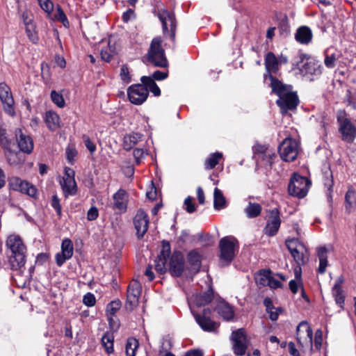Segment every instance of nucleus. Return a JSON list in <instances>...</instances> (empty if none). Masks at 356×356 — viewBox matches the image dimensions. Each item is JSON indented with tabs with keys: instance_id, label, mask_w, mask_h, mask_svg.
Wrapping results in <instances>:
<instances>
[{
	"instance_id": "obj_11",
	"label": "nucleus",
	"mask_w": 356,
	"mask_h": 356,
	"mask_svg": "<svg viewBox=\"0 0 356 356\" xmlns=\"http://www.w3.org/2000/svg\"><path fill=\"white\" fill-rule=\"evenodd\" d=\"M232 341V349L234 353L237 355H244L246 353L248 342L243 329H238L232 332L231 336Z\"/></svg>"
},
{
	"instance_id": "obj_28",
	"label": "nucleus",
	"mask_w": 356,
	"mask_h": 356,
	"mask_svg": "<svg viewBox=\"0 0 356 356\" xmlns=\"http://www.w3.org/2000/svg\"><path fill=\"white\" fill-rule=\"evenodd\" d=\"M142 135L139 133H131L127 134L123 138V147L127 150L133 148L141 139Z\"/></svg>"
},
{
	"instance_id": "obj_12",
	"label": "nucleus",
	"mask_w": 356,
	"mask_h": 356,
	"mask_svg": "<svg viewBox=\"0 0 356 356\" xmlns=\"http://www.w3.org/2000/svg\"><path fill=\"white\" fill-rule=\"evenodd\" d=\"M0 99L4 111L9 115H15V101L10 88L5 82L0 83Z\"/></svg>"
},
{
	"instance_id": "obj_24",
	"label": "nucleus",
	"mask_w": 356,
	"mask_h": 356,
	"mask_svg": "<svg viewBox=\"0 0 356 356\" xmlns=\"http://www.w3.org/2000/svg\"><path fill=\"white\" fill-rule=\"evenodd\" d=\"M170 254V243L167 241H163L162 244V250L157 259V271H163V269H164L165 270H166L165 264L167 261V257H169Z\"/></svg>"
},
{
	"instance_id": "obj_5",
	"label": "nucleus",
	"mask_w": 356,
	"mask_h": 356,
	"mask_svg": "<svg viewBox=\"0 0 356 356\" xmlns=\"http://www.w3.org/2000/svg\"><path fill=\"white\" fill-rule=\"evenodd\" d=\"M337 118L341 140L348 143H353L356 138V126L347 117L344 111H338Z\"/></svg>"
},
{
	"instance_id": "obj_54",
	"label": "nucleus",
	"mask_w": 356,
	"mask_h": 356,
	"mask_svg": "<svg viewBox=\"0 0 356 356\" xmlns=\"http://www.w3.org/2000/svg\"><path fill=\"white\" fill-rule=\"evenodd\" d=\"M120 77L122 80L125 83H129L131 81L129 75V68L127 65H124L120 69Z\"/></svg>"
},
{
	"instance_id": "obj_44",
	"label": "nucleus",
	"mask_w": 356,
	"mask_h": 356,
	"mask_svg": "<svg viewBox=\"0 0 356 356\" xmlns=\"http://www.w3.org/2000/svg\"><path fill=\"white\" fill-rule=\"evenodd\" d=\"M168 62L164 55V51L159 47V41L157 40V67H168Z\"/></svg>"
},
{
	"instance_id": "obj_7",
	"label": "nucleus",
	"mask_w": 356,
	"mask_h": 356,
	"mask_svg": "<svg viewBox=\"0 0 356 356\" xmlns=\"http://www.w3.org/2000/svg\"><path fill=\"white\" fill-rule=\"evenodd\" d=\"M157 16L161 23L163 35L165 38L174 40L177 29V21L175 14L166 10H161L158 12Z\"/></svg>"
},
{
	"instance_id": "obj_18",
	"label": "nucleus",
	"mask_w": 356,
	"mask_h": 356,
	"mask_svg": "<svg viewBox=\"0 0 356 356\" xmlns=\"http://www.w3.org/2000/svg\"><path fill=\"white\" fill-rule=\"evenodd\" d=\"M15 137L19 150L23 153L31 154L33 149L32 138L24 134L19 129L15 130Z\"/></svg>"
},
{
	"instance_id": "obj_6",
	"label": "nucleus",
	"mask_w": 356,
	"mask_h": 356,
	"mask_svg": "<svg viewBox=\"0 0 356 356\" xmlns=\"http://www.w3.org/2000/svg\"><path fill=\"white\" fill-rule=\"evenodd\" d=\"M310 184L311 182L307 178L294 174L288 186L289 193L292 196L302 198L307 195Z\"/></svg>"
},
{
	"instance_id": "obj_41",
	"label": "nucleus",
	"mask_w": 356,
	"mask_h": 356,
	"mask_svg": "<svg viewBox=\"0 0 356 356\" xmlns=\"http://www.w3.org/2000/svg\"><path fill=\"white\" fill-rule=\"evenodd\" d=\"M122 305L120 300H115L111 301L106 307V312L108 316V321L111 322V316H114L115 313L120 309Z\"/></svg>"
},
{
	"instance_id": "obj_45",
	"label": "nucleus",
	"mask_w": 356,
	"mask_h": 356,
	"mask_svg": "<svg viewBox=\"0 0 356 356\" xmlns=\"http://www.w3.org/2000/svg\"><path fill=\"white\" fill-rule=\"evenodd\" d=\"M172 347V337L170 335L165 336L161 341L159 354L162 355L164 352L170 351Z\"/></svg>"
},
{
	"instance_id": "obj_21",
	"label": "nucleus",
	"mask_w": 356,
	"mask_h": 356,
	"mask_svg": "<svg viewBox=\"0 0 356 356\" xmlns=\"http://www.w3.org/2000/svg\"><path fill=\"white\" fill-rule=\"evenodd\" d=\"M281 220L279 213L277 209L270 211V219L267 222L266 229V233L270 236H274L278 231Z\"/></svg>"
},
{
	"instance_id": "obj_14",
	"label": "nucleus",
	"mask_w": 356,
	"mask_h": 356,
	"mask_svg": "<svg viewBox=\"0 0 356 356\" xmlns=\"http://www.w3.org/2000/svg\"><path fill=\"white\" fill-rule=\"evenodd\" d=\"M134 227L138 238H142L148 229L149 219L143 210H138L134 218Z\"/></svg>"
},
{
	"instance_id": "obj_15",
	"label": "nucleus",
	"mask_w": 356,
	"mask_h": 356,
	"mask_svg": "<svg viewBox=\"0 0 356 356\" xmlns=\"http://www.w3.org/2000/svg\"><path fill=\"white\" fill-rule=\"evenodd\" d=\"M74 252L72 242L69 238H65L61 244V252H58L56 256V262L58 266H61L66 260L70 259Z\"/></svg>"
},
{
	"instance_id": "obj_39",
	"label": "nucleus",
	"mask_w": 356,
	"mask_h": 356,
	"mask_svg": "<svg viewBox=\"0 0 356 356\" xmlns=\"http://www.w3.org/2000/svg\"><path fill=\"white\" fill-rule=\"evenodd\" d=\"M139 343L138 341L135 338H129L127 340L126 346H125V352L127 356H135L136 351L138 348Z\"/></svg>"
},
{
	"instance_id": "obj_36",
	"label": "nucleus",
	"mask_w": 356,
	"mask_h": 356,
	"mask_svg": "<svg viewBox=\"0 0 356 356\" xmlns=\"http://www.w3.org/2000/svg\"><path fill=\"white\" fill-rule=\"evenodd\" d=\"M188 261L191 265L193 270L195 273L198 272L201 266L200 255L199 253L195 251L190 252L188 254Z\"/></svg>"
},
{
	"instance_id": "obj_31",
	"label": "nucleus",
	"mask_w": 356,
	"mask_h": 356,
	"mask_svg": "<svg viewBox=\"0 0 356 356\" xmlns=\"http://www.w3.org/2000/svg\"><path fill=\"white\" fill-rule=\"evenodd\" d=\"M60 118L55 112L49 111L45 114V123L51 130H56L59 127Z\"/></svg>"
},
{
	"instance_id": "obj_20",
	"label": "nucleus",
	"mask_w": 356,
	"mask_h": 356,
	"mask_svg": "<svg viewBox=\"0 0 356 356\" xmlns=\"http://www.w3.org/2000/svg\"><path fill=\"white\" fill-rule=\"evenodd\" d=\"M209 313V312H207V309H204L202 316L195 313H193V316L196 322L202 330L211 332L215 330L218 327V325L216 322L211 321L210 318L207 316Z\"/></svg>"
},
{
	"instance_id": "obj_63",
	"label": "nucleus",
	"mask_w": 356,
	"mask_h": 356,
	"mask_svg": "<svg viewBox=\"0 0 356 356\" xmlns=\"http://www.w3.org/2000/svg\"><path fill=\"white\" fill-rule=\"evenodd\" d=\"M98 209L95 207H92L87 213L88 220H94L98 217Z\"/></svg>"
},
{
	"instance_id": "obj_52",
	"label": "nucleus",
	"mask_w": 356,
	"mask_h": 356,
	"mask_svg": "<svg viewBox=\"0 0 356 356\" xmlns=\"http://www.w3.org/2000/svg\"><path fill=\"white\" fill-rule=\"evenodd\" d=\"M82 139L86 148L89 150L90 154H92L96 151V145H95V143L90 140L89 136L87 135H83Z\"/></svg>"
},
{
	"instance_id": "obj_26",
	"label": "nucleus",
	"mask_w": 356,
	"mask_h": 356,
	"mask_svg": "<svg viewBox=\"0 0 356 356\" xmlns=\"http://www.w3.org/2000/svg\"><path fill=\"white\" fill-rule=\"evenodd\" d=\"M213 298V291L208 290L193 296V301L197 307H202L210 302Z\"/></svg>"
},
{
	"instance_id": "obj_59",
	"label": "nucleus",
	"mask_w": 356,
	"mask_h": 356,
	"mask_svg": "<svg viewBox=\"0 0 356 356\" xmlns=\"http://www.w3.org/2000/svg\"><path fill=\"white\" fill-rule=\"evenodd\" d=\"M112 56V51L110 47H106L101 50V57L104 60L109 62L111 61Z\"/></svg>"
},
{
	"instance_id": "obj_13",
	"label": "nucleus",
	"mask_w": 356,
	"mask_h": 356,
	"mask_svg": "<svg viewBox=\"0 0 356 356\" xmlns=\"http://www.w3.org/2000/svg\"><path fill=\"white\" fill-rule=\"evenodd\" d=\"M8 184L13 191H19L32 197H35L37 195V188L33 184L22 180L19 177H13L10 178Z\"/></svg>"
},
{
	"instance_id": "obj_61",
	"label": "nucleus",
	"mask_w": 356,
	"mask_h": 356,
	"mask_svg": "<svg viewBox=\"0 0 356 356\" xmlns=\"http://www.w3.org/2000/svg\"><path fill=\"white\" fill-rule=\"evenodd\" d=\"M67 159L71 163H73L74 158L77 155V151L74 148L67 147L66 149Z\"/></svg>"
},
{
	"instance_id": "obj_1",
	"label": "nucleus",
	"mask_w": 356,
	"mask_h": 356,
	"mask_svg": "<svg viewBox=\"0 0 356 356\" xmlns=\"http://www.w3.org/2000/svg\"><path fill=\"white\" fill-rule=\"evenodd\" d=\"M270 80L272 91L279 97L276 104L282 114L295 111L299 104V99L292 86L282 83L273 76H270Z\"/></svg>"
},
{
	"instance_id": "obj_33",
	"label": "nucleus",
	"mask_w": 356,
	"mask_h": 356,
	"mask_svg": "<svg viewBox=\"0 0 356 356\" xmlns=\"http://www.w3.org/2000/svg\"><path fill=\"white\" fill-rule=\"evenodd\" d=\"M213 207L216 210L220 211L226 207V200L222 191L216 188L213 193Z\"/></svg>"
},
{
	"instance_id": "obj_25",
	"label": "nucleus",
	"mask_w": 356,
	"mask_h": 356,
	"mask_svg": "<svg viewBox=\"0 0 356 356\" xmlns=\"http://www.w3.org/2000/svg\"><path fill=\"white\" fill-rule=\"evenodd\" d=\"M6 156L8 162L11 165L20 166L24 163L25 161V157L21 151L17 152L13 149L9 152H6Z\"/></svg>"
},
{
	"instance_id": "obj_51",
	"label": "nucleus",
	"mask_w": 356,
	"mask_h": 356,
	"mask_svg": "<svg viewBox=\"0 0 356 356\" xmlns=\"http://www.w3.org/2000/svg\"><path fill=\"white\" fill-rule=\"evenodd\" d=\"M25 27L26 33L29 40L32 42L36 43L38 40V38L36 34L35 26L34 25V24L25 26Z\"/></svg>"
},
{
	"instance_id": "obj_30",
	"label": "nucleus",
	"mask_w": 356,
	"mask_h": 356,
	"mask_svg": "<svg viewBox=\"0 0 356 356\" xmlns=\"http://www.w3.org/2000/svg\"><path fill=\"white\" fill-rule=\"evenodd\" d=\"M254 151L255 155L259 159H264V157H268V161L270 165L273 163V160L275 157V154L274 153L261 145L254 146Z\"/></svg>"
},
{
	"instance_id": "obj_60",
	"label": "nucleus",
	"mask_w": 356,
	"mask_h": 356,
	"mask_svg": "<svg viewBox=\"0 0 356 356\" xmlns=\"http://www.w3.org/2000/svg\"><path fill=\"white\" fill-rule=\"evenodd\" d=\"M312 65H315V63L309 62L307 63V64L305 65V69L308 73L312 74H319L321 73L320 66H318V67L316 69L315 67H312Z\"/></svg>"
},
{
	"instance_id": "obj_2",
	"label": "nucleus",
	"mask_w": 356,
	"mask_h": 356,
	"mask_svg": "<svg viewBox=\"0 0 356 356\" xmlns=\"http://www.w3.org/2000/svg\"><path fill=\"white\" fill-rule=\"evenodd\" d=\"M141 83L133 84L127 89L129 101L136 105L143 104L152 92L156 96V71L150 76H143Z\"/></svg>"
},
{
	"instance_id": "obj_35",
	"label": "nucleus",
	"mask_w": 356,
	"mask_h": 356,
	"mask_svg": "<svg viewBox=\"0 0 356 356\" xmlns=\"http://www.w3.org/2000/svg\"><path fill=\"white\" fill-rule=\"evenodd\" d=\"M126 193L123 190H119L113 195L114 206L119 210H125L127 204L125 202Z\"/></svg>"
},
{
	"instance_id": "obj_56",
	"label": "nucleus",
	"mask_w": 356,
	"mask_h": 356,
	"mask_svg": "<svg viewBox=\"0 0 356 356\" xmlns=\"http://www.w3.org/2000/svg\"><path fill=\"white\" fill-rule=\"evenodd\" d=\"M51 207L56 210L58 216H61L62 209L60 204V200L56 195L52 196Z\"/></svg>"
},
{
	"instance_id": "obj_49",
	"label": "nucleus",
	"mask_w": 356,
	"mask_h": 356,
	"mask_svg": "<svg viewBox=\"0 0 356 356\" xmlns=\"http://www.w3.org/2000/svg\"><path fill=\"white\" fill-rule=\"evenodd\" d=\"M332 295L334 297L336 303L342 307L345 296L341 288L332 287Z\"/></svg>"
},
{
	"instance_id": "obj_62",
	"label": "nucleus",
	"mask_w": 356,
	"mask_h": 356,
	"mask_svg": "<svg viewBox=\"0 0 356 356\" xmlns=\"http://www.w3.org/2000/svg\"><path fill=\"white\" fill-rule=\"evenodd\" d=\"M136 17L135 13L132 9H128L126 12H124L122 16V19L124 22L127 23L131 19Z\"/></svg>"
},
{
	"instance_id": "obj_47",
	"label": "nucleus",
	"mask_w": 356,
	"mask_h": 356,
	"mask_svg": "<svg viewBox=\"0 0 356 356\" xmlns=\"http://www.w3.org/2000/svg\"><path fill=\"white\" fill-rule=\"evenodd\" d=\"M0 145L6 151V152L13 150L15 146L14 141L3 135L0 136Z\"/></svg>"
},
{
	"instance_id": "obj_27",
	"label": "nucleus",
	"mask_w": 356,
	"mask_h": 356,
	"mask_svg": "<svg viewBox=\"0 0 356 356\" xmlns=\"http://www.w3.org/2000/svg\"><path fill=\"white\" fill-rule=\"evenodd\" d=\"M60 185L65 195H74L76 193V184L74 179L63 178Z\"/></svg>"
},
{
	"instance_id": "obj_9",
	"label": "nucleus",
	"mask_w": 356,
	"mask_h": 356,
	"mask_svg": "<svg viewBox=\"0 0 356 356\" xmlns=\"http://www.w3.org/2000/svg\"><path fill=\"white\" fill-rule=\"evenodd\" d=\"M141 285L137 280H132L127 286L124 307L127 311H133L138 305Z\"/></svg>"
},
{
	"instance_id": "obj_64",
	"label": "nucleus",
	"mask_w": 356,
	"mask_h": 356,
	"mask_svg": "<svg viewBox=\"0 0 356 356\" xmlns=\"http://www.w3.org/2000/svg\"><path fill=\"white\" fill-rule=\"evenodd\" d=\"M22 18L25 26L33 24L32 15L29 12H24L22 15Z\"/></svg>"
},
{
	"instance_id": "obj_50",
	"label": "nucleus",
	"mask_w": 356,
	"mask_h": 356,
	"mask_svg": "<svg viewBox=\"0 0 356 356\" xmlns=\"http://www.w3.org/2000/svg\"><path fill=\"white\" fill-rule=\"evenodd\" d=\"M51 99L52 102L55 104H56L59 108H63L65 105V102L63 95L55 90L51 91Z\"/></svg>"
},
{
	"instance_id": "obj_57",
	"label": "nucleus",
	"mask_w": 356,
	"mask_h": 356,
	"mask_svg": "<svg viewBox=\"0 0 356 356\" xmlns=\"http://www.w3.org/2000/svg\"><path fill=\"white\" fill-rule=\"evenodd\" d=\"M193 197L188 196L184 200L185 210L189 213H193L195 211V204L193 203Z\"/></svg>"
},
{
	"instance_id": "obj_10",
	"label": "nucleus",
	"mask_w": 356,
	"mask_h": 356,
	"mask_svg": "<svg viewBox=\"0 0 356 356\" xmlns=\"http://www.w3.org/2000/svg\"><path fill=\"white\" fill-rule=\"evenodd\" d=\"M313 331L308 323L303 321L299 323L296 329V339L302 348H308L312 350Z\"/></svg>"
},
{
	"instance_id": "obj_29",
	"label": "nucleus",
	"mask_w": 356,
	"mask_h": 356,
	"mask_svg": "<svg viewBox=\"0 0 356 356\" xmlns=\"http://www.w3.org/2000/svg\"><path fill=\"white\" fill-rule=\"evenodd\" d=\"M327 252L328 250L325 247H320L317 249L318 257L319 259V266L318 272L323 274L327 266Z\"/></svg>"
},
{
	"instance_id": "obj_8",
	"label": "nucleus",
	"mask_w": 356,
	"mask_h": 356,
	"mask_svg": "<svg viewBox=\"0 0 356 356\" xmlns=\"http://www.w3.org/2000/svg\"><path fill=\"white\" fill-rule=\"evenodd\" d=\"M278 150L282 160L293 161L298 154V143L294 139L286 138L280 145Z\"/></svg>"
},
{
	"instance_id": "obj_48",
	"label": "nucleus",
	"mask_w": 356,
	"mask_h": 356,
	"mask_svg": "<svg viewBox=\"0 0 356 356\" xmlns=\"http://www.w3.org/2000/svg\"><path fill=\"white\" fill-rule=\"evenodd\" d=\"M286 245L290 253L298 248L304 249V245L297 238H289L286 240Z\"/></svg>"
},
{
	"instance_id": "obj_58",
	"label": "nucleus",
	"mask_w": 356,
	"mask_h": 356,
	"mask_svg": "<svg viewBox=\"0 0 356 356\" xmlns=\"http://www.w3.org/2000/svg\"><path fill=\"white\" fill-rule=\"evenodd\" d=\"M39 4L45 12L50 13L53 9V3L49 0H39Z\"/></svg>"
},
{
	"instance_id": "obj_22",
	"label": "nucleus",
	"mask_w": 356,
	"mask_h": 356,
	"mask_svg": "<svg viewBox=\"0 0 356 356\" xmlns=\"http://www.w3.org/2000/svg\"><path fill=\"white\" fill-rule=\"evenodd\" d=\"M264 64L267 72V74L265 75L266 77L270 79V76H273L272 74H275L279 70L278 59L271 51L266 54Z\"/></svg>"
},
{
	"instance_id": "obj_16",
	"label": "nucleus",
	"mask_w": 356,
	"mask_h": 356,
	"mask_svg": "<svg viewBox=\"0 0 356 356\" xmlns=\"http://www.w3.org/2000/svg\"><path fill=\"white\" fill-rule=\"evenodd\" d=\"M169 270L172 276L179 277L184 268V256L180 252H174L169 262Z\"/></svg>"
},
{
	"instance_id": "obj_23",
	"label": "nucleus",
	"mask_w": 356,
	"mask_h": 356,
	"mask_svg": "<svg viewBox=\"0 0 356 356\" xmlns=\"http://www.w3.org/2000/svg\"><path fill=\"white\" fill-rule=\"evenodd\" d=\"M313 33L311 29L307 26L299 27L295 33L296 40L302 44H308L311 42Z\"/></svg>"
},
{
	"instance_id": "obj_32",
	"label": "nucleus",
	"mask_w": 356,
	"mask_h": 356,
	"mask_svg": "<svg viewBox=\"0 0 356 356\" xmlns=\"http://www.w3.org/2000/svg\"><path fill=\"white\" fill-rule=\"evenodd\" d=\"M261 210L262 207L259 203L250 202L244 212L248 218H254L260 215Z\"/></svg>"
},
{
	"instance_id": "obj_3",
	"label": "nucleus",
	"mask_w": 356,
	"mask_h": 356,
	"mask_svg": "<svg viewBox=\"0 0 356 356\" xmlns=\"http://www.w3.org/2000/svg\"><path fill=\"white\" fill-rule=\"evenodd\" d=\"M6 246L10 250L9 263L13 270H19L24 266L26 248L19 235L11 234L6 240Z\"/></svg>"
},
{
	"instance_id": "obj_19",
	"label": "nucleus",
	"mask_w": 356,
	"mask_h": 356,
	"mask_svg": "<svg viewBox=\"0 0 356 356\" xmlns=\"http://www.w3.org/2000/svg\"><path fill=\"white\" fill-rule=\"evenodd\" d=\"M216 302L214 310L222 319L227 321L233 319L234 315L233 308L227 302L219 300Z\"/></svg>"
},
{
	"instance_id": "obj_43",
	"label": "nucleus",
	"mask_w": 356,
	"mask_h": 356,
	"mask_svg": "<svg viewBox=\"0 0 356 356\" xmlns=\"http://www.w3.org/2000/svg\"><path fill=\"white\" fill-rule=\"evenodd\" d=\"M346 208L350 209L356 204V193L353 188H349L345 196Z\"/></svg>"
},
{
	"instance_id": "obj_34",
	"label": "nucleus",
	"mask_w": 356,
	"mask_h": 356,
	"mask_svg": "<svg viewBox=\"0 0 356 356\" xmlns=\"http://www.w3.org/2000/svg\"><path fill=\"white\" fill-rule=\"evenodd\" d=\"M114 336L111 332H106L102 337V344L108 354L113 353Z\"/></svg>"
},
{
	"instance_id": "obj_46",
	"label": "nucleus",
	"mask_w": 356,
	"mask_h": 356,
	"mask_svg": "<svg viewBox=\"0 0 356 356\" xmlns=\"http://www.w3.org/2000/svg\"><path fill=\"white\" fill-rule=\"evenodd\" d=\"M147 62L156 66V38H153L151 42L149 50L145 57Z\"/></svg>"
},
{
	"instance_id": "obj_17",
	"label": "nucleus",
	"mask_w": 356,
	"mask_h": 356,
	"mask_svg": "<svg viewBox=\"0 0 356 356\" xmlns=\"http://www.w3.org/2000/svg\"><path fill=\"white\" fill-rule=\"evenodd\" d=\"M322 180L325 188V194L327 202L330 204L332 202V188L334 186V180L332 172L329 166H325L322 170Z\"/></svg>"
},
{
	"instance_id": "obj_42",
	"label": "nucleus",
	"mask_w": 356,
	"mask_h": 356,
	"mask_svg": "<svg viewBox=\"0 0 356 356\" xmlns=\"http://www.w3.org/2000/svg\"><path fill=\"white\" fill-rule=\"evenodd\" d=\"M324 64L327 68H334L336 66V61L339 56L335 53L329 54V50L325 51Z\"/></svg>"
},
{
	"instance_id": "obj_37",
	"label": "nucleus",
	"mask_w": 356,
	"mask_h": 356,
	"mask_svg": "<svg viewBox=\"0 0 356 356\" xmlns=\"http://www.w3.org/2000/svg\"><path fill=\"white\" fill-rule=\"evenodd\" d=\"M306 252L307 251L305 250V248H298V250H296L294 252L291 253L295 261L298 266H301L307 263L308 257L305 254Z\"/></svg>"
},
{
	"instance_id": "obj_38",
	"label": "nucleus",
	"mask_w": 356,
	"mask_h": 356,
	"mask_svg": "<svg viewBox=\"0 0 356 356\" xmlns=\"http://www.w3.org/2000/svg\"><path fill=\"white\" fill-rule=\"evenodd\" d=\"M222 157V154L220 152L213 153L206 159L204 167L207 170H211L216 167L218 163L219 160Z\"/></svg>"
},
{
	"instance_id": "obj_40",
	"label": "nucleus",
	"mask_w": 356,
	"mask_h": 356,
	"mask_svg": "<svg viewBox=\"0 0 356 356\" xmlns=\"http://www.w3.org/2000/svg\"><path fill=\"white\" fill-rule=\"evenodd\" d=\"M271 272L268 270H261L255 277L256 283L260 286H268Z\"/></svg>"
},
{
	"instance_id": "obj_4",
	"label": "nucleus",
	"mask_w": 356,
	"mask_h": 356,
	"mask_svg": "<svg viewBox=\"0 0 356 356\" xmlns=\"http://www.w3.org/2000/svg\"><path fill=\"white\" fill-rule=\"evenodd\" d=\"M238 248V241L234 236L222 238L219 242L220 263L224 265L229 264L234 259Z\"/></svg>"
},
{
	"instance_id": "obj_53",
	"label": "nucleus",
	"mask_w": 356,
	"mask_h": 356,
	"mask_svg": "<svg viewBox=\"0 0 356 356\" xmlns=\"http://www.w3.org/2000/svg\"><path fill=\"white\" fill-rule=\"evenodd\" d=\"M56 17L58 21L61 22L65 26L69 24L67 18L60 6H58Z\"/></svg>"
},
{
	"instance_id": "obj_55",
	"label": "nucleus",
	"mask_w": 356,
	"mask_h": 356,
	"mask_svg": "<svg viewBox=\"0 0 356 356\" xmlns=\"http://www.w3.org/2000/svg\"><path fill=\"white\" fill-rule=\"evenodd\" d=\"M96 300L95 296L91 293H87L83 298V302L88 307L94 306L95 304Z\"/></svg>"
}]
</instances>
